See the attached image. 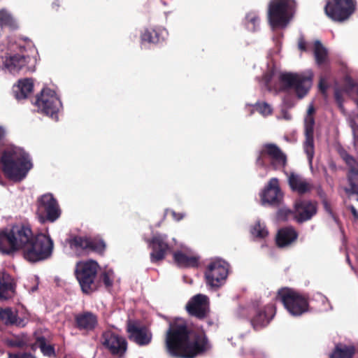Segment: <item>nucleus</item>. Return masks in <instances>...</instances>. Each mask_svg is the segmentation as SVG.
<instances>
[{
	"instance_id": "f257e3e1",
	"label": "nucleus",
	"mask_w": 358,
	"mask_h": 358,
	"mask_svg": "<svg viewBox=\"0 0 358 358\" xmlns=\"http://www.w3.org/2000/svg\"><path fill=\"white\" fill-rule=\"evenodd\" d=\"M54 243L49 235L34 232L28 222H18L1 230V254L13 255L21 250L27 261L35 263L50 258Z\"/></svg>"
},
{
	"instance_id": "f03ea898",
	"label": "nucleus",
	"mask_w": 358,
	"mask_h": 358,
	"mask_svg": "<svg viewBox=\"0 0 358 358\" xmlns=\"http://www.w3.org/2000/svg\"><path fill=\"white\" fill-rule=\"evenodd\" d=\"M165 345L169 355L180 358H194L210 348L203 330L192 333L185 322H172L166 334Z\"/></svg>"
},
{
	"instance_id": "7ed1b4c3",
	"label": "nucleus",
	"mask_w": 358,
	"mask_h": 358,
	"mask_svg": "<svg viewBox=\"0 0 358 358\" xmlns=\"http://www.w3.org/2000/svg\"><path fill=\"white\" fill-rule=\"evenodd\" d=\"M1 171L14 182L22 181L33 167L29 155L15 147L1 150Z\"/></svg>"
},
{
	"instance_id": "20e7f679",
	"label": "nucleus",
	"mask_w": 358,
	"mask_h": 358,
	"mask_svg": "<svg viewBox=\"0 0 358 358\" xmlns=\"http://www.w3.org/2000/svg\"><path fill=\"white\" fill-rule=\"evenodd\" d=\"M99 268L98 263L92 259L76 263L74 275L84 294H90L99 288L97 276Z\"/></svg>"
},
{
	"instance_id": "39448f33",
	"label": "nucleus",
	"mask_w": 358,
	"mask_h": 358,
	"mask_svg": "<svg viewBox=\"0 0 358 358\" xmlns=\"http://www.w3.org/2000/svg\"><path fill=\"white\" fill-rule=\"evenodd\" d=\"M275 299L293 316H301L309 310V296L289 287L278 289Z\"/></svg>"
},
{
	"instance_id": "423d86ee",
	"label": "nucleus",
	"mask_w": 358,
	"mask_h": 358,
	"mask_svg": "<svg viewBox=\"0 0 358 358\" xmlns=\"http://www.w3.org/2000/svg\"><path fill=\"white\" fill-rule=\"evenodd\" d=\"M296 7L294 0H271L268 5V19L273 28L285 27Z\"/></svg>"
},
{
	"instance_id": "0eeeda50",
	"label": "nucleus",
	"mask_w": 358,
	"mask_h": 358,
	"mask_svg": "<svg viewBox=\"0 0 358 358\" xmlns=\"http://www.w3.org/2000/svg\"><path fill=\"white\" fill-rule=\"evenodd\" d=\"M36 206V215L41 224L54 222L61 216L62 211L58 201L50 193L39 196Z\"/></svg>"
},
{
	"instance_id": "6e6552de",
	"label": "nucleus",
	"mask_w": 358,
	"mask_h": 358,
	"mask_svg": "<svg viewBox=\"0 0 358 358\" xmlns=\"http://www.w3.org/2000/svg\"><path fill=\"white\" fill-rule=\"evenodd\" d=\"M313 79V73L309 71L304 73H281L279 80L288 89L294 90L299 99L303 98L310 90Z\"/></svg>"
},
{
	"instance_id": "1a4fd4ad",
	"label": "nucleus",
	"mask_w": 358,
	"mask_h": 358,
	"mask_svg": "<svg viewBox=\"0 0 358 358\" xmlns=\"http://www.w3.org/2000/svg\"><path fill=\"white\" fill-rule=\"evenodd\" d=\"M357 4L356 0H327L324 12L331 20L343 22L355 12Z\"/></svg>"
},
{
	"instance_id": "9d476101",
	"label": "nucleus",
	"mask_w": 358,
	"mask_h": 358,
	"mask_svg": "<svg viewBox=\"0 0 358 358\" xmlns=\"http://www.w3.org/2000/svg\"><path fill=\"white\" fill-rule=\"evenodd\" d=\"M38 110L52 119L57 120V113L62 107V103L56 92L49 88L43 89L32 101Z\"/></svg>"
},
{
	"instance_id": "9b49d317",
	"label": "nucleus",
	"mask_w": 358,
	"mask_h": 358,
	"mask_svg": "<svg viewBox=\"0 0 358 358\" xmlns=\"http://www.w3.org/2000/svg\"><path fill=\"white\" fill-rule=\"evenodd\" d=\"M71 248L80 249L87 253L94 252L103 255L106 245L100 236L87 237L73 236L68 240Z\"/></svg>"
},
{
	"instance_id": "f8f14e48",
	"label": "nucleus",
	"mask_w": 358,
	"mask_h": 358,
	"mask_svg": "<svg viewBox=\"0 0 358 358\" xmlns=\"http://www.w3.org/2000/svg\"><path fill=\"white\" fill-rule=\"evenodd\" d=\"M229 264L222 259L211 262L205 272L206 283L213 287H220L227 278Z\"/></svg>"
},
{
	"instance_id": "ddd939ff",
	"label": "nucleus",
	"mask_w": 358,
	"mask_h": 358,
	"mask_svg": "<svg viewBox=\"0 0 358 358\" xmlns=\"http://www.w3.org/2000/svg\"><path fill=\"white\" fill-rule=\"evenodd\" d=\"M276 313L274 304L268 303L262 307L254 308L250 317V324L255 331L266 327Z\"/></svg>"
},
{
	"instance_id": "4468645a",
	"label": "nucleus",
	"mask_w": 358,
	"mask_h": 358,
	"mask_svg": "<svg viewBox=\"0 0 358 358\" xmlns=\"http://www.w3.org/2000/svg\"><path fill=\"white\" fill-rule=\"evenodd\" d=\"M103 347L114 357L122 358L127 350V341L122 336L112 331H106L102 334Z\"/></svg>"
},
{
	"instance_id": "2eb2a0df",
	"label": "nucleus",
	"mask_w": 358,
	"mask_h": 358,
	"mask_svg": "<svg viewBox=\"0 0 358 358\" xmlns=\"http://www.w3.org/2000/svg\"><path fill=\"white\" fill-rule=\"evenodd\" d=\"M185 308L190 316L199 320H203L208 316L210 313L208 297L206 295L198 294L189 299Z\"/></svg>"
},
{
	"instance_id": "dca6fc26",
	"label": "nucleus",
	"mask_w": 358,
	"mask_h": 358,
	"mask_svg": "<svg viewBox=\"0 0 358 358\" xmlns=\"http://www.w3.org/2000/svg\"><path fill=\"white\" fill-rule=\"evenodd\" d=\"M36 59L29 55L24 56L15 54L7 57L4 62V68L10 73H15L22 69L28 71H34L36 69Z\"/></svg>"
},
{
	"instance_id": "f3484780",
	"label": "nucleus",
	"mask_w": 358,
	"mask_h": 358,
	"mask_svg": "<svg viewBox=\"0 0 358 358\" xmlns=\"http://www.w3.org/2000/svg\"><path fill=\"white\" fill-rule=\"evenodd\" d=\"M267 155L271 159V164L274 169L285 168L287 166V160L286 155L274 143H266L264 145L260 155L257 158V163L264 165L262 156Z\"/></svg>"
},
{
	"instance_id": "a211bd4d",
	"label": "nucleus",
	"mask_w": 358,
	"mask_h": 358,
	"mask_svg": "<svg viewBox=\"0 0 358 358\" xmlns=\"http://www.w3.org/2000/svg\"><path fill=\"white\" fill-rule=\"evenodd\" d=\"M148 246L152 249L150 261L157 263L164 259L170 246L167 242V236L163 234H156L152 238L147 240Z\"/></svg>"
},
{
	"instance_id": "6ab92c4d",
	"label": "nucleus",
	"mask_w": 358,
	"mask_h": 358,
	"mask_svg": "<svg viewBox=\"0 0 358 358\" xmlns=\"http://www.w3.org/2000/svg\"><path fill=\"white\" fill-rule=\"evenodd\" d=\"M262 205L279 206L282 201L283 194L277 178H271L260 194Z\"/></svg>"
},
{
	"instance_id": "aec40b11",
	"label": "nucleus",
	"mask_w": 358,
	"mask_h": 358,
	"mask_svg": "<svg viewBox=\"0 0 358 358\" xmlns=\"http://www.w3.org/2000/svg\"><path fill=\"white\" fill-rule=\"evenodd\" d=\"M295 220L303 223L312 219L317 211V202L311 200L298 199L294 203Z\"/></svg>"
},
{
	"instance_id": "412c9836",
	"label": "nucleus",
	"mask_w": 358,
	"mask_h": 358,
	"mask_svg": "<svg viewBox=\"0 0 358 358\" xmlns=\"http://www.w3.org/2000/svg\"><path fill=\"white\" fill-rule=\"evenodd\" d=\"M74 327L83 334L95 330L99 324L98 316L91 311H83L74 315Z\"/></svg>"
},
{
	"instance_id": "4be33fe9",
	"label": "nucleus",
	"mask_w": 358,
	"mask_h": 358,
	"mask_svg": "<svg viewBox=\"0 0 358 358\" xmlns=\"http://www.w3.org/2000/svg\"><path fill=\"white\" fill-rule=\"evenodd\" d=\"M305 141L303 143V149L307 155L308 161L312 163L315 153L314 146V126L315 119L313 115H307L305 119Z\"/></svg>"
},
{
	"instance_id": "5701e85b",
	"label": "nucleus",
	"mask_w": 358,
	"mask_h": 358,
	"mask_svg": "<svg viewBox=\"0 0 358 358\" xmlns=\"http://www.w3.org/2000/svg\"><path fill=\"white\" fill-rule=\"evenodd\" d=\"M127 330L129 339L139 345H146L151 341L152 334L145 327H138L129 323Z\"/></svg>"
},
{
	"instance_id": "b1692460",
	"label": "nucleus",
	"mask_w": 358,
	"mask_h": 358,
	"mask_svg": "<svg viewBox=\"0 0 358 358\" xmlns=\"http://www.w3.org/2000/svg\"><path fill=\"white\" fill-rule=\"evenodd\" d=\"M288 184L292 191L296 192L299 195H304L313 189V185L311 182L294 172H291L288 176Z\"/></svg>"
},
{
	"instance_id": "393cba45",
	"label": "nucleus",
	"mask_w": 358,
	"mask_h": 358,
	"mask_svg": "<svg viewBox=\"0 0 358 358\" xmlns=\"http://www.w3.org/2000/svg\"><path fill=\"white\" fill-rule=\"evenodd\" d=\"M298 236L299 234L293 227H282L275 236V244L280 248L288 247L297 240Z\"/></svg>"
},
{
	"instance_id": "a878e982",
	"label": "nucleus",
	"mask_w": 358,
	"mask_h": 358,
	"mask_svg": "<svg viewBox=\"0 0 358 358\" xmlns=\"http://www.w3.org/2000/svg\"><path fill=\"white\" fill-rule=\"evenodd\" d=\"M173 261L180 268H197L200 257L191 252L176 251L173 254Z\"/></svg>"
},
{
	"instance_id": "bb28decb",
	"label": "nucleus",
	"mask_w": 358,
	"mask_h": 358,
	"mask_svg": "<svg viewBox=\"0 0 358 358\" xmlns=\"http://www.w3.org/2000/svg\"><path fill=\"white\" fill-rule=\"evenodd\" d=\"M1 322L6 326H15L17 327H24L27 324V320L18 317L17 310L11 308H1Z\"/></svg>"
},
{
	"instance_id": "cd10ccee",
	"label": "nucleus",
	"mask_w": 358,
	"mask_h": 358,
	"mask_svg": "<svg viewBox=\"0 0 358 358\" xmlns=\"http://www.w3.org/2000/svg\"><path fill=\"white\" fill-rule=\"evenodd\" d=\"M34 80L32 78H24L18 80L13 87V92L17 100L26 99L33 92Z\"/></svg>"
},
{
	"instance_id": "c85d7f7f",
	"label": "nucleus",
	"mask_w": 358,
	"mask_h": 358,
	"mask_svg": "<svg viewBox=\"0 0 358 358\" xmlns=\"http://www.w3.org/2000/svg\"><path fill=\"white\" fill-rule=\"evenodd\" d=\"M16 294V282L8 273L1 271V301L12 299Z\"/></svg>"
},
{
	"instance_id": "c756f323",
	"label": "nucleus",
	"mask_w": 358,
	"mask_h": 358,
	"mask_svg": "<svg viewBox=\"0 0 358 358\" xmlns=\"http://www.w3.org/2000/svg\"><path fill=\"white\" fill-rule=\"evenodd\" d=\"M355 353V345L338 343L329 353V358H353Z\"/></svg>"
},
{
	"instance_id": "7c9ffc66",
	"label": "nucleus",
	"mask_w": 358,
	"mask_h": 358,
	"mask_svg": "<svg viewBox=\"0 0 358 358\" xmlns=\"http://www.w3.org/2000/svg\"><path fill=\"white\" fill-rule=\"evenodd\" d=\"M35 344L40 348L41 353L48 357H55V345L50 343L49 340L43 335L36 332L34 334Z\"/></svg>"
},
{
	"instance_id": "2f4dec72",
	"label": "nucleus",
	"mask_w": 358,
	"mask_h": 358,
	"mask_svg": "<svg viewBox=\"0 0 358 358\" xmlns=\"http://www.w3.org/2000/svg\"><path fill=\"white\" fill-rule=\"evenodd\" d=\"M164 30L159 29H146L141 35V42H148L149 43H159L164 41Z\"/></svg>"
},
{
	"instance_id": "473e14b6",
	"label": "nucleus",
	"mask_w": 358,
	"mask_h": 358,
	"mask_svg": "<svg viewBox=\"0 0 358 358\" xmlns=\"http://www.w3.org/2000/svg\"><path fill=\"white\" fill-rule=\"evenodd\" d=\"M314 56L318 66L324 64L328 60V52L320 41L314 43Z\"/></svg>"
},
{
	"instance_id": "72a5a7b5",
	"label": "nucleus",
	"mask_w": 358,
	"mask_h": 358,
	"mask_svg": "<svg viewBox=\"0 0 358 358\" xmlns=\"http://www.w3.org/2000/svg\"><path fill=\"white\" fill-rule=\"evenodd\" d=\"M8 27L10 30H16L18 24L13 16L5 9H1V27Z\"/></svg>"
},
{
	"instance_id": "f704fd0d",
	"label": "nucleus",
	"mask_w": 358,
	"mask_h": 358,
	"mask_svg": "<svg viewBox=\"0 0 358 358\" xmlns=\"http://www.w3.org/2000/svg\"><path fill=\"white\" fill-rule=\"evenodd\" d=\"M251 234L256 238L262 239L268 235V231L264 223L257 221L250 229Z\"/></svg>"
},
{
	"instance_id": "c9c22d12",
	"label": "nucleus",
	"mask_w": 358,
	"mask_h": 358,
	"mask_svg": "<svg viewBox=\"0 0 358 358\" xmlns=\"http://www.w3.org/2000/svg\"><path fill=\"white\" fill-rule=\"evenodd\" d=\"M260 19L255 12H250L245 16V26L250 31H255L259 25Z\"/></svg>"
},
{
	"instance_id": "e433bc0d",
	"label": "nucleus",
	"mask_w": 358,
	"mask_h": 358,
	"mask_svg": "<svg viewBox=\"0 0 358 358\" xmlns=\"http://www.w3.org/2000/svg\"><path fill=\"white\" fill-rule=\"evenodd\" d=\"M347 178L350 187L346 189L348 194H358V171L356 172L348 173Z\"/></svg>"
},
{
	"instance_id": "4c0bfd02",
	"label": "nucleus",
	"mask_w": 358,
	"mask_h": 358,
	"mask_svg": "<svg viewBox=\"0 0 358 358\" xmlns=\"http://www.w3.org/2000/svg\"><path fill=\"white\" fill-rule=\"evenodd\" d=\"M343 159L348 167V173L358 171V162L352 156L346 154Z\"/></svg>"
},
{
	"instance_id": "58836bf2",
	"label": "nucleus",
	"mask_w": 358,
	"mask_h": 358,
	"mask_svg": "<svg viewBox=\"0 0 358 358\" xmlns=\"http://www.w3.org/2000/svg\"><path fill=\"white\" fill-rule=\"evenodd\" d=\"M255 108L259 113L264 116L272 113V108L266 102H257L255 104Z\"/></svg>"
},
{
	"instance_id": "ea45409f",
	"label": "nucleus",
	"mask_w": 358,
	"mask_h": 358,
	"mask_svg": "<svg viewBox=\"0 0 358 358\" xmlns=\"http://www.w3.org/2000/svg\"><path fill=\"white\" fill-rule=\"evenodd\" d=\"M356 86V83L353 78L349 76H347L344 78V85L343 90L347 93L350 92Z\"/></svg>"
},
{
	"instance_id": "a19ab883",
	"label": "nucleus",
	"mask_w": 358,
	"mask_h": 358,
	"mask_svg": "<svg viewBox=\"0 0 358 358\" xmlns=\"http://www.w3.org/2000/svg\"><path fill=\"white\" fill-rule=\"evenodd\" d=\"M99 280V283L101 284V282H102L105 287L106 288H109L112 287L113 285V280L110 278V274L108 272H103L100 275L99 278L98 279Z\"/></svg>"
},
{
	"instance_id": "79ce46f5",
	"label": "nucleus",
	"mask_w": 358,
	"mask_h": 358,
	"mask_svg": "<svg viewBox=\"0 0 358 358\" xmlns=\"http://www.w3.org/2000/svg\"><path fill=\"white\" fill-rule=\"evenodd\" d=\"M328 85L327 83V80L324 78L321 77L319 81L318 87L321 94L324 96L327 95V92L328 89Z\"/></svg>"
},
{
	"instance_id": "37998d69",
	"label": "nucleus",
	"mask_w": 358,
	"mask_h": 358,
	"mask_svg": "<svg viewBox=\"0 0 358 358\" xmlns=\"http://www.w3.org/2000/svg\"><path fill=\"white\" fill-rule=\"evenodd\" d=\"M8 358H36V357L29 352H19L15 354H9Z\"/></svg>"
},
{
	"instance_id": "c03bdc74",
	"label": "nucleus",
	"mask_w": 358,
	"mask_h": 358,
	"mask_svg": "<svg viewBox=\"0 0 358 358\" xmlns=\"http://www.w3.org/2000/svg\"><path fill=\"white\" fill-rule=\"evenodd\" d=\"M322 205H323V207H324L325 211L327 213H329L333 218H335L334 213H333L331 204L329 202V201L327 199H323V200L322 201Z\"/></svg>"
},
{
	"instance_id": "a18cd8bd",
	"label": "nucleus",
	"mask_w": 358,
	"mask_h": 358,
	"mask_svg": "<svg viewBox=\"0 0 358 358\" xmlns=\"http://www.w3.org/2000/svg\"><path fill=\"white\" fill-rule=\"evenodd\" d=\"M334 99L336 101V103L341 106L343 105V97L342 91L339 89H336L334 91Z\"/></svg>"
},
{
	"instance_id": "49530a36",
	"label": "nucleus",
	"mask_w": 358,
	"mask_h": 358,
	"mask_svg": "<svg viewBox=\"0 0 358 358\" xmlns=\"http://www.w3.org/2000/svg\"><path fill=\"white\" fill-rule=\"evenodd\" d=\"M273 75V72H268V73H265L263 76V80L264 81L265 85L268 88L270 87V83L272 80Z\"/></svg>"
},
{
	"instance_id": "de8ad7c7",
	"label": "nucleus",
	"mask_w": 358,
	"mask_h": 358,
	"mask_svg": "<svg viewBox=\"0 0 358 358\" xmlns=\"http://www.w3.org/2000/svg\"><path fill=\"white\" fill-rule=\"evenodd\" d=\"M7 343L12 347H22L24 343L22 340H8Z\"/></svg>"
},
{
	"instance_id": "09e8293b",
	"label": "nucleus",
	"mask_w": 358,
	"mask_h": 358,
	"mask_svg": "<svg viewBox=\"0 0 358 358\" xmlns=\"http://www.w3.org/2000/svg\"><path fill=\"white\" fill-rule=\"evenodd\" d=\"M298 48L301 51H306L307 47H306V42L303 38H300L298 41Z\"/></svg>"
},
{
	"instance_id": "8fccbe9b",
	"label": "nucleus",
	"mask_w": 358,
	"mask_h": 358,
	"mask_svg": "<svg viewBox=\"0 0 358 358\" xmlns=\"http://www.w3.org/2000/svg\"><path fill=\"white\" fill-rule=\"evenodd\" d=\"M349 209L350 210V212H351L352 215H353L355 220L358 221V211L355 208V206H350Z\"/></svg>"
},
{
	"instance_id": "3c124183",
	"label": "nucleus",
	"mask_w": 358,
	"mask_h": 358,
	"mask_svg": "<svg viewBox=\"0 0 358 358\" xmlns=\"http://www.w3.org/2000/svg\"><path fill=\"white\" fill-rule=\"evenodd\" d=\"M171 214H172L173 217L176 221H180V220H182L184 217V215L183 214L180 213H176L175 211H172Z\"/></svg>"
},
{
	"instance_id": "603ef678",
	"label": "nucleus",
	"mask_w": 358,
	"mask_h": 358,
	"mask_svg": "<svg viewBox=\"0 0 358 358\" xmlns=\"http://www.w3.org/2000/svg\"><path fill=\"white\" fill-rule=\"evenodd\" d=\"M60 7V2L59 0H55L52 3V8L55 10L57 11Z\"/></svg>"
},
{
	"instance_id": "864d4df0",
	"label": "nucleus",
	"mask_w": 358,
	"mask_h": 358,
	"mask_svg": "<svg viewBox=\"0 0 358 358\" xmlns=\"http://www.w3.org/2000/svg\"><path fill=\"white\" fill-rule=\"evenodd\" d=\"M1 148H2L3 146H4L6 145V142H5V131H4V129L2 127H1Z\"/></svg>"
},
{
	"instance_id": "5fc2aeb1",
	"label": "nucleus",
	"mask_w": 358,
	"mask_h": 358,
	"mask_svg": "<svg viewBox=\"0 0 358 358\" xmlns=\"http://www.w3.org/2000/svg\"><path fill=\"white\" fill-rule=\"evenodd\" d=\"M317 194L320 196V197L322 199V201L323 200V199H327L325 193L321 188L318 189Z\"/></svg>"
},
{
	"instance_id": "6e6d98bb",
	"label": "nucleus",
	"mask_w": 358,
	"mask_h": 358,
	"mask_svg": "<svg viewBox=\"0 0 358 358\" xmlns=\"http://www.w3.org/2000/svg\"><path fill=\"white\" fill-rule=\"evenodd\" d=\"M315 112V109L313 106H310L308 110V115H312V114Z\"/></svg>"
},
{
	"instance_id": "4d7b16f0",
	"label": "nucleus",
	"mask_w": 358,
	"mask_h": 358,
	"mask_svg": "<svg viewBox=\"0 0 358 358\" xmlns=\"http://www.w3.org/2000/svg\"><path fill=\"white\" fill-rule=\"evenodd\" d=\"M357 201H358V199H357Z\"/></svg>"
}]
</instances>
